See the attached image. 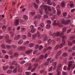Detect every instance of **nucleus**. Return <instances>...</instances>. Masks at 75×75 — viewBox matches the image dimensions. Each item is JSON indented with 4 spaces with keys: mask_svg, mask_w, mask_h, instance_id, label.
I'll return each instance as SVG.
<instances>
[{
    "mask_svg": "<svg viewBox=\"0 0 75 75\" xmlns=\"http://www.w3.org/2000/svg\"><path fill=\"white\" fill-rule=\"evenodd\" d=\"M44 8L45 10V13L48 14V15H49V16H51L52 15V14L51 13H49V12H48V11L47 8L45 6L41 5L40 6V8L39 10H43V9H44Z\"/></svg>",
    "mask_w": 75,
    "mask_h": 75,
    "instance_id": "1",
    "label": "nucleus"
},
{
    "mask_svg": "<svg viewBox=\"0 0 75 75\" xmlns=\"http://www.w3.org/2000/svg\"><path fill=\"white\" fill-rule=\"evenodd\" d=\"M61 22L62 24H64L65 25H68L71 22V20H68L67 21H65V18H63L61 20Z\"/></svg>",
    "mask_w": 75,
    "mask_h": 75,
    "instance_id": "2",
    "label": "nucleus"
},
{
    "mask_svg": "<svg viewBox=\"0 0 75 75\" xmlns=\"http://www.w3.org/2000/svg\"><path fill=\"white\" fill-rule=\"evenodd\" d=\"M73 64V62L72 61H70L69 62L68 66L67 67V69L68 70V71H69L71 69V67L72 66V65Z\"/></svg>",
    "mask_w": 75,
    "mask_h": 75,
    "instance_id": "3",
    "label": "nucleus"
},
{
    "mask_svg": "<svg viewBox=\"0 0 75 75\" xmlns=\"http://www.w3.org/2000/svg\"><path fill=\"white\" fill-rule=\"evenodd\" d=\"M62 47V45L60 44V45H56V46L55 47V50H58V48H61Z\"/></svg>",
    "mask_w": 75,
    "mask_h": 75,
    "instance_id": "4",
    "label": "nucleus"
},
{
    "mask_svg": "<svg viewBox=\"0 0 75 75\" xmlns=\"http://www.w3.org/2000/svg\"><path fill=\"white\" fill-rule=\"evenodd\" d=\"M21 38V35H18L17 36H16L14 38V40L16 41L17 40H20Z\"/></svg>",
    "mask_w": 75,
    "mask_h": 75,
    "instance_id": "5",
    "label": "nucleus"
},
{
    "mask_svg": "<svg viewBox=\"0 0 75 75\" xmlns=\"http://www.w3.org/2000/svg\"><path fill=\"white\" fill-rule=\"evenodd\" d=\"M43 37L44 38V41H46L48 40V37H47V35H43Z\"/></svg>",
    "mask_w": 75,
    "mask_h": 75,
    "instance_id": "6",
    "label": "nucleus"
},
{
    "mask_svg": "<svg viewBox=\"0 0 75 75\" xmlns=\"http://www.w3.org/2000/svg\"><path fill=\"white\" fill-rule=\"evenodd\" d=\"M19 24V19H17L15 22V25H18Z\"/></svg>",
    "mask_w": 75,
    "mask_h": 75,
    "instance_id": "7",
    "label": "nucleus"
},
{
    "mask_svg": "<svg viewBox=\"0 0 75 75\" xmlns=\"http://www.w3.org/2000/svg\"><path fill=\"white\" fill-rule=\"evenodd\" d=\"M23 42H24V41H23V40L21 39L19 40L18 42V44H19V45H21L23 43Z\"/></svg>",
    "mask_w": 75,
    "mask_h": 75,
    "instance_id": "8",
    "label": "nucleus"
},
{
    "mask_svg": "<svg viewBox=\"0 0 75 75\" xmlns=\"http://www.w3.org/2000/svg\"><path fill=\"white\" fill-rule=\"evenodd\" d=\"M9 39V36L8 34H6L5 35V40L6 41H8Z\"/></svg>",
    "mask_w": 75,
    "mask_h": 75,
    "instance_id": "9",
    "label": "nucleus"
},
{
    "mask_svg": "<svg viewBox=\"0 0 75 75\" xmlns=\"http://www.w3.org/2000/svg\"><path fill=\"white\" fill-rule=\"evenodd\" d=\"M9 67V66L8 65L7 66H4L3 67V69L4 71H6L7 69H8V68Z\"/></svg>",
    "mask_w": 75,
    "mask_h": 75,
    "instance_id": "10",
    "label": "nucleus"
},
{
    "mask_svg": "<svg viewBox=\"0 0 75 75\" xmlns=\"http://www.w3.org/2000/svg\"><path fill=\"white\" fill-rule=\"evenodd\" d=\"M32 51L33 50H28L25 51V53L26 54H31V52H32Z\"/></svg>",
    "mask_w": 75,
    "mask_h": 75,
    "instance_id": "11",
    "label": "nucleus"
},
{
    "mask_svg": "<svg viewBox=\"0 0 75 75\" xmlns=\"http://www.w3.org/2000/svg\"><path fill=\"white\" fill-rule=\"evenodd\" d=\"M61 14V11L59 9H57V16H59Z\"/></svg>",
    "mask_w": 75,
    "mask_h": 75,
    "instance_id": "12",
    "label": "nucleus"
},
{
    "mask_svg": "<svg viewBox=\"0 0 75 75\" xmlns=\"http://www.w3.org/2000/svg\"><path fill=\"white\" fill-rule=\"evenodd\" d=\"M66 43V42H65V40H64L62 39V44H60L61 45H62V47L63 46H64V45Z\"/></svg>",
    "mask_w": 75,
    "mask_h": 75,
    "instance_id": "13",
    "label": "nucleus"
},
{
    "mask_svg": "<svg viewBox=\"0 0 75 75\" xmlns=\"http://www.w3.org/2000/svg\"><path fill=\"white\" fill-rule=\"evenodd\" d=\"M47 3L48 4L50 5V6H51L52 4V3L51 1L50 0H48L47 2Z\"/></svg>",
    "mask_w": 75,
    "mask_h": 75,
    "instance_id": "14",
    "label": "nucleus"
},
{
    "mask_svg": "<svg viewBox=\"0 0 75 75\" xmlns=\"http://www.w3.org/2000/svg\"><path fill=\"white\" fill-rule=\"evenodd\" d=\"M61 6L62 7H64L65 6V3L62 2L61 3Z\"/></svg>",
    "mask_w": 75,
    "mask_h": 75,
    "instance_id": "15",
    "label": "nucleus"
},
{
    "mask_svg": "<svg viewBox=\"0 0 75 75\" xmlns=\"http://www.w3.org/2000/svg\"><path fill=\"white\" fill-rule=\"evenodd\" d=\"M52 40H51L50 39H49L47 41V44L48 45H50V44H51V43H52Z\"/></svg>",
    "mask_w": 75,
    "mask_h": 75,
    "instance_id": "16",
    "label": "nucleus"
},
{
    "mask_svg": "<svg viewBox=\"0 0 75 75\" xmlns=\"http://www.w3.org/2000/svg\"><path fill=\"white\" fill-rule=\"evenodd\" d=\"M51 27V25H50L47 24L46 26V29H49Z\"/></svg>",
    "mask_w": 75,
    "mask_h": 75,
    "instance_id": "17",
    "label": "nucleus"
},
{
    "mask_svg": "<svg viewBox=\"0 0 75 75\" xmlns=\"http://www.w3.org/2000/svg\"><path fill=\"white\" fill-rule=\"evenodd\" d=\"M53 25H54L55 26L56 25V26H57V25H59V23L57 22V23H54L53 24Z\"/></svg>",
    "mask_w": 75,
    "mask_h": 75,
    "instance_id": "18",
    "label": "nucleus"
},
{
    "mask_svg": "<svg viewBox=\"0 0 75 75\" xmlns=\"http://www.w3.org/2000/svg\"><path fill=\"white\" fill-rule=\"evenodd\" d=\"M35 14V12L34 11H33L30 12V15L31 16H34Z\"/></svg>",
    "mask_w": 75,
    "mask_h": 75,
    "instance_id": "19",
    "label": "nucleus"
},
{
    "mask_svg": "<svg viewBox=\"0 0 75 75\" xmlns=\"http://www.w3.org/2000/svg\"><path fill=\"white\" fill-rule=\"evenodd\" d=\"M23 18L26 21L27 20H28V16L26 15H25L23 16Z\"/></svg>",
    "mask_w": 75,
    "mask_h": 75,
    "instance_id": "20",
    "label": "nucleus"
},
{
    "mask_svg": "<svg viewBox=\"0 0 75 75\" xmlns=\"http://www.w3.org/2000/svg\"><path fill=\"white\" fill-rule=\"evenodd\" d=\"M36 37H40V33L39 32H38L37 34H35Z\"/></svg>",
    "mask_w": 75,
    "mask_h": 75,
    "instance_id": "21",
    "label": "nucleus"
},
{
    "mask_svg": "<svg viewBox=\"0 0 75 75\" xmlns=\"http://www.w3.org/2000/svg\"><path fill=\"white\" fill-rule=\"evenodd\" d=\"M17 62L15 61H13L12 62L11 65H17Z\"/></svg>",
    "mask_w": 75,
    "mask_h": 75,
    "instance_id": "22",
    "label": "nucleus"
},
{
    "mask_svg": "<svg viewBox=\"0 0 75 75\" xmlns=\"http://www.w3.org/2000/svg\"><path fill=\"white\" fill-rule=\"evenodd\" d=\"M12 72H13V71H12V70H8L7 71V74H11Z\"/></svg>",
    "mask_w": 75,
    "mask_h": 75,
    "instance_id": "23",
    "label": "nucleus"
},
{
    "mask_svg": "<svg viewBox=\"0 0 75 75\" xmlns=\"http://www.w3.org/2000/svg\"><path fill=\"white\" fill-rule=\"evenodd\" d=\"M30 31L32 33H35V29L33 28Z\"/></svg>",
    "mask_w": 75,
    "mask_h": 75,
    "instance_id": "24",
    "label": "nucleus"
},
{
    "mask_svg": "<svg viewBox=\"0 0 75 75\" xmlns=\"http://www.w3.org/2000/svg\"><path fill=\"white\" fill-rule=\"evenodd\" d=\"M10 34H11V36L12 37H14V33H13V32H11Z\"/></svg>",
    "mask_w": 75,
    "mask_h": 75,
    "instance_id": "25",
    "label": "nucleus"
},
{
    "mask_svg": "<svg viewBox=\"0 0 75 75\" xmlns=\"http://www.w3.org/2000/svg\"><path fill=\"white\" fill-rule=\"evenodd\" d=\"M44 26H45V25L44 24V23H40V26L41 27H42V28L44 27Z\"/></svg>",
    "mask_w": 75,
    "mask_h": 75,
    "instance_id": "26",
    "label": "nucleus"
},
{
    "mask_svg": "<svg viewBox=\"0 0 75 75\" xmlns=\"http://www.w3.org/2000/svg\"><path fill=\"white\" fill-rule=\"evenodd\" d=\"M17 68H16L13 70V73H16L17 72Z\"/></svg>",
    "mask_w": 75,
    "mask_h": 75,
    "instance_id": "27",
    "label": "nucleus"
},
{
    "mask_svg": "<svg viewBox=\"0 0 75 75\" xmlns=\"http://www.w3.org/2000/svg\"><path fill=\"white\" fill-rule=\"evenodd\" d=\"M1 47L2 48H3V49H5V48H6V47L4 44H2L1 45Z\"/></svg>",
    "mask_w": 75,
    "mask_h": 75,
    "instance_id": "28",
    "label": "nucleus"
},
{
    "mask_svg": "<svg viewBox=\"0 0 75 75\" xmlns=\"http://www.w3.org/2000/svg\"><path fill=\"white\" fill-rule=\"evenodd\" d=\"M44 18H45L46 19L48 18V16L47 14H45L44 15Z\"/></svg>",
    "mask_w": 75,
    "mask_h": 75,
    "instance_id": "29",
    "label": "nucleus"
},
{
    "mask_svg": "<svg viewBox=\"0 0 75 75\" xmlns=\"http://www.w3.org/2000/svg\"><path fill=\"white\" fill-rule=\"evenodd\" d=\"M29 47H30V48H32V47H34V45L32 43H31L30 44H29Z\"/></svg>",
    "mask_w": 75,
    "mask_h": 75,
    "instance_id": "30",
    "label": "nucleus"
},
{
    "mask_svg": "<svg viewBox=\"0 0 75 75\" xmlns=\"http://www.w3.org/2000/svg\"><path fill=\"white\" fill-rule=\"evenodd\" d=\"M59 35H60V33H59V32H57L56 33V36H57V37H59Z\"/></svg>",
    "mask_w": 75,
    "mask_h": 75,
    "instance_id": "31",
    "label": "nucleus"
},
{
    "mask_svg": "<svg viewBox=\"0 0 75 75\" xmlns=\"http://www.w3.org/2000/svg\"><path fill=\"white\" fill-rule=\"evenodd\" d=\"M43 48V47H42V46L40 45L39 46V51H40V50H41Z\"/></svg>",
    "mask_w": 75,
    "mask_h": 75,
    "instance_id": "32",
    "label": "nucleus"
},
{
    "mask_svg": "<svg viewBox=\"0 0 75 75\" xmlns=\"http://www.w3.org/2000/svg\"><path fill=\"white\" fill-rule=\"evenodd\" d=\"M67 53H64L63 54V56L64 57H67Z\"/></svg>",
    "mask_w": 75,
    "mask_h": 75,
    "instance_id": "33",
    "label": "nucleus"
},
{
    "mask_svg": "<svg viewBox=\"0 0 75 75\" xmlns=\"http://www.w3.org/2000/svg\"><path fill=\"white\" fill-rule=\"evenodd\" d=\"M61 52H62L61 50H60L58 52L57 54V55H61Z\"/></svg>",
    "mask_w": 75,
    "mask_h": 75,
    "instance_id": "34",
    "label": "nucleus"
},
{
    "mask_svg": "<svg viewBox=\"0 0 75 75\" xmlns=\"http://www.w3.org/2000/svg\"><path fill=\"white\" fill-rule=\"evenodd\" d=\"M47 24H50L51 23V21L50 20H48L47 21Z\"/></svg>",
    "mask_w": 75,
    "mask_h": 75,
    "instance_id": "35",
    "label": "nucleus"
},
{
    "mask_svg": "<svg viewBox=\"0 0 75 75\" xmlns=\"http://www.w3.org/2000/svg\"><path fill=\"white\" fill-rule=\"evenodd\" d=\"M68 45H69V46H71L72 45V43L71 42H68Z\"/></svg>",
    "mask_w": 75,
    "mask_h": 75,
    "instance_id": "36",
    "label": "nucleus"
},
{
    "mask_svg": "<svg viewBox=\"0 0 75 75\" xmlns=\"http://www.w3.org/2000/svg\"><path fill=\"white\" fill-rule=\"evenodd\" d=\"M48 64H49V62H46L44 63V65H45V66H47V65H48Z\"/></svg>",
    "mask_w": 75,
    "mask_h": 75,
    "instance_id": "37",
    "label": "nucleus"
},
{
    "mask_svg": "<svg viewBox=\"0 0 75 75\" xmlns=\"http://www.w3.org/2000/svg\"><path fill=\"white\" fill-rule=\"evenodd\" d=\"M52 48V47H49L47 48V50H51Z\"/></svg>",
    "mask_w": 75,
    "mask_h": 75,
    "instance_id": "38",
    "label": "nucleus"
},
{
    "mask_svg": "<svg viewBox=\"0 0 75 75\" xmlns=\"http://www.w3.org/2000/svg\"><path fill=\"white\" fill-rule=\"evenodd\" d=\"M43 10H41L39 9V12L41 15H42L43 13Z\"/></svg>",
    "mask_w": 75,
    "mask_h": 75,
    "instance_id": "39",
    "label": "nucleus"
},
{
    "mask_svg": "<svg viewBox=\"0 0 75 75\" xmlns=\"http://www.w3.org/2000/svg\"><path fill=\"white\" fill-rule=\"evenodd\" d=\"M57 62H55L52 63V65L54 66H56L57 65Z\"/></svg>",
    "mask_w": 75,
    "mask_h": 75,
    "instance_id": "40",
    "label": "nucleus"
},
{
    "mask_svg": "<svg viewBox=\"0 0 75 75\" xmlns=\"http://www.w3.org/2000/svg\"><path fill=\"white\" fill-rule=\"evenodd\" d=\"M7 48L10 49L11 48V47L10 45H7L6 46Z\"/></svg>",
    "mask_w": 75,
    "mask_h": 75,
    "instance_id": "41",
    "label": "nucleus"
},
{
    "mask_svg": "<svg viewBox=\"0 0 75 75\" xmlns=\"http://www.w3.org/2000/svg\"><path fill=\"white\" fill-rule=\"evenodd\" d=\"M63 16L64 17H66L67 16V13L64 12L63 13Z\"/></svg>",
    "mask_w": 75,
    "mask_h": 75,
    "instance_id": "42",
    "label": "nucleus"
},
{
    "mask_svg": "<svg viewBox=\"0 0 75 75\" xmlns=\"http://www.w3.org/2000/svg\"><path fill=\"white\" fill-rule=\"evenodd\" d=\"M14 56L15 57H18V53L17 52H16L14 54Z\"/></svg>",
    "mask_w": 75,
    "mask_h": 75,
    "instance_id": "43",
    "label": "nucleus"
},
{
    "mask_svg": "<svg viewBox=\"0 0 75 75\" xmlns=\"http://www.w3.org/2000/svg\"><path fill=\"white\" fill-rule=\"evenodd\" d=\"M39 48V45H35V48L36 50L38 49Z\"/></svg>",
    "mask_w": 75,
    "mask_h": 75,
    "instance_id": "44",
    "label": "nucleus"
},
{
    "mask_svg": "<svg viewBox=\"0 0 75 75\" xmlns=\"http://www.w3.org/2000/svg\"><path fill=\"white\" fill-rule=\"evenodd\" d=\"M38 52V50H35L34 52H33V54L34 55H35V54H36Z\"/></svg>",
    "mask_w": 75,
    "mask_h": 75,
    "instance_id": "45",
    "label": "nucleus"
},
{
    "mask_svg": "<svg viewBox=\"0 0 75 75\" xmlns=\"http://www.w3.org/2000/svg\"><path fill=\"white\" fill-rule=\"evenodd\" d=\"M34 5L35 6V8H36V9H37V8H38V5L37 4H34Z\"/></svg>",
    "mask_w": 75,
    "mask_h": 75,
    "instance_id": "46",
    "label": "nucleus"
},
{
    "mask_svg": "<svg viewBox=\"0 0 75 75\" xmlns=\"http://www.w3.org/2000/svg\"><path fill=\"white\" fill-rule=\"evenodd\" d=\"M71 30L72 29H69L67 32V34H69V33H70V32H71Z\"/></svg>",
    "mask_w": 75,
    "mask_h": 75,
    "instance_id": "47",
    "label": "nucleus"
},
{
    "mask_svg": "<svg viewBox=\"0 0 75 75\" xmlns=\"http://www.w3.org/2000/svg\"><path fill=\"white\" fill-rule=\"evenodd\" d=\"M58 67V68L59 69L60 68H61V67H62V65L60 63V64H59Z\"/></svg>",
    "mask_w": 75,
    "mask_h": 75,
    "instance_id": "48",
    "label": "nucleus"
},
{
    "mask_svg": "<svg viewBox=\"0 0 75 75\" xmlns=\"http://www.w3.org/2000/svg\"><path fill=\"white\" fill-rule=\"evenodd\" d=\"M66 30H67V28H66V27H64L63 29V32H64V33L65 32V31H66Z\"/></svg>",
    "mask_w": 75,
    "mask_h": 75,
    "instance_id": "49",
    "label": "nucleus"
},
{
    "mask_svg": "<svg viewBox=\"0 0 75 75\" xmlns=\"http://www.w3.org/2000/svg\"><path fill=\"white\" fill-rule=\"evenodd\" d=\"M75 37V36H73L70 38V40H74V38Z\"/></svg>",
    "mask_w": 75,
    "mask_h": 75,
    "instance_id": "50",
    "label": "nucleus"
},
{
    "mask_svg": "<svg viewBox=\"0 0 75 75\" xmlns=\"http://www.w3.org/2000/svg\"><path fill=\"white\" fill-rule=\"evenodd\" d=\"M12 47L13 48L16 49L17 48V46L16 45H12Z\"/></svg>",
    "mask_w": 75,
    "mask_h": 75,
    "instance_id": "51",
    "label": "nucleus"
},
{
    "mask_svg": "<svg viewBox=\"0 0 75 75\" xmlns=\"http://www.w3.org/2000/svg\"><path fill=\"white\" fill-rule=\"evenodd\" d=\"M52 34H53V32L52 31H50V32L49 34L50 36H52Z\"/></svg>",
    "mask_w": 75,
    "mask_h": 75,
    "instance_id": "52",
    "label": "nucleus"
},
{
    "mask_svg": "<svg viewBox=\"0 0 75 75\" xmlns=\"http://www.w3.org/2000/svg\"><path fill=\"white\" fill-rule=\"evenodd\" d=\"M52 36L53 37H55L56 36V33H53V34H52Z\"/></svg>",
    "mask_w": 75,
    "mask_h": 75,
    "instance_id": "53",
    "label": "nucleus"
},
{
    "mask_svg": "<svg viewBox=\"0 0 75 75\" xmlns=\"http://www.w3.org/2000/svg\"><path fill=\"white\" fill-rule=\"evenodd\" d=\"M52 67H51L49 68V69L48 70V71L50 72V71H51V70H52Z\"/></svg>",
    "mask_w": 75,
    "mask_h": 75,
    "instance_id": "54",
    "label": "nucleus"
},
{
    "mask_svg": "<svg viewBox=\"0 0 75 75\" xmlns=\"http://www.w3.org/2000/svg\"><path fill=\"white\" fill-rule=\"evenodd\" d=\"M39 58H40V59H43V58H44V55H41L40 56Z\"/></svg>",
    "mask_w": 75,
    "mask_h": 75,
    "instance_id": "55",
    "label": "nucleus"
},
{
    "mask_svg": "<svg viewBox=\"0 0 75 75\" xmlns=\"http://www.w3.org/2000/svg\"><path fill=\"white\" fill-rule=\"evenodd\" d=\"M25 62L24 61V60H23L21 61L20 63L21 64H24Z\"/></svg>",
    "mask_w": 75,
    "mask_h": 75,
    "instance_id": "56",
    "label": "nucleus"
},
{
    "mask_svg": "<svg viewBox=\"0 0 75 75\" xmlns=\"http://www.w3.org/2000/svg\"><path fill=\"white\" fill-rule=\"evenodd\" d=\"M36 36V35H32V38L33 39H35Z\"/></svg>",
    "mask_w": 75,
    "mask_h": 75,
    "instance_id": "57",
    "label": "nucleus"
},
{
    "mask_svg": "<svg viewBox=\"0 0 75 75\" xmlns=\"http://www.w3.org/2000/svg\"><path fill=\"white\" fill-rule=\"evenodd\" d=\"M42 28H41V27H38V30H39L40 31H41V30H42Z\"/></svg>",
    "mask_w": 75,
    "mask_h": 75,
    "instance_id": "58",
    "label": "nucleus"
},
{
    "mask_svg": "<svg viewBox=\"0 0 75 75\" xmlns=\"http://www.w3.org/2000/svg\"><path fill=\"white\" fill-rule=\"evenodd\" d=\"M25 74L27 75H30V74H31V72H25Z\"/></svg>",
    "mask_w": 75,
    "mask_h": 75,
    "instance_id": "59",
    "label": "nucleus"
},
{
    "mask_svg": "<svg viewBox=\"0 0 75 75\" xmlns=\"http://www.w3.org/2000/svg\"><path fill=\"white\" fill-rule=\"evenodd\" d=\"M28 37H31V34L30 32L28 33Z\"/></svg>",
    "mask_w": 75,
    "mask_h": 75,
    "instance_id": "60",
    "label": "nucleus"
},
{
    "mask_svg": "<svg viewBox=\"0 0 75 75\" xmlns=\"http://www.w3.org/2000/svg\"><path fill=\"white\" fill-rule=\"evenodd\" d=\"M14 67L11 66L9 67V69H14Z\"/></svg>",
    "mask_w": 75,
    "mask_h": 75,
    "instance_id": "61",
    "label": "nucleus"
},
{
    "mask_svg": "<svg viewBox=\"0 0 75 75\" xmlns=\"http://www.w3.org/2000/svg\"><path fill=\"white\" fill-rule=\"evenodd\" d=\"M35 70V67L33 68V69L31 70V72H34Z\"/></svg>",
    "mask_w": 75,
    "mask_h": 75,
    "instance_id": "62",
    "label": "nucleus"
},
{
    "mask_svg": "<svg viewBox=\"0 0 75 75\" xmlns=\"http://www.w3.org/2000/svg\"><path fill=\"white\" fill-rule=\"evenodd\" d=\"M22 38L23 39H25L26 38V35H24L22 36Z\"/></svg>",
    "mask_w": 75,
    "mask_h": 75,
    "instance_id": "63",
    "label": "nucleus"
},
{
    "mask_svg": "<svg viewBox=\"0 0 75 75\" xmlns=\"http://www.w3.org/2000/svg\"><path fill=\"white\" fill-rule=\"evenodd\" d=\"M22 31H25V28H22L21 29Z\"/></svg>",
    "mask_w": 75,
    "mask_h": 75,
    "instance_id": "64",
    "label": "nucleus"
}]
</instances>
